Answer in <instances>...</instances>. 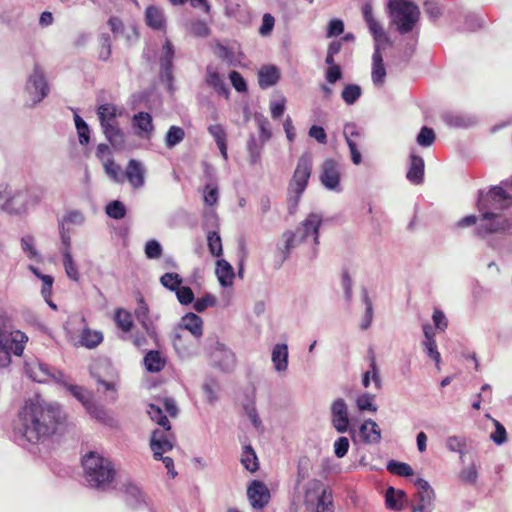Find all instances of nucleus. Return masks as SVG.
Instances as JSON below:
<instances>
[{
	"mask_svg": "<svg viewBox=\"0 0 512 512\" xmlns=\"http://www.w3.org/2000/svg\"><path fill=\"white\" fill-rule=\"evenodd\" d=\"M147 413L149 414L151 420L156 422L162 428H165V430L171 429V425L167 416L164 414L163 410L159 406L155 404H150L148 406Z\"/></svg>",
	"mask_w": 512,
	"mask_h": 512,
	"instance_id": "39",
	"label": "nucleus"
},
{
	"mask_svg": "<svg viewBox=\"0 0 512 512\" xmlns=\"http://www.w3.org/2000/svg\"><path fill=\"white\" fill-rule=\"evenodd\" d=\"M26 191H18L14 195H10L7 185L0 186V199H5L1 208L9 213H21L25 210L27 201L24 197Z\"/></svg>",
	"mask_w": 512,
	"mask_h": 512,
	"instance_id": "11",
	"label": "nucleus"
},
{
	"mask_svg": "<svg viewBox=\"0 0 512 512\" xmlns=\"http://www.w3.org/2000/svg\"><path fill=\"white\" fill-rule=\"evenodd\" d=\"M229 79L236 91L245 92L247 90L246 81L238 71H231L229 74Z\"/></svg>",
	"mask_w": 512,
	"mask_h": 512,
	"instance_id": "59",
	"label": "nucleus"
},
{
	"mask_svg": "<svg viewBox=\"0 0 512 512\" xmlns=\"http://www.w3.org/2000/svg\"><path fill=\"white\" fill-rule=\"evenodd\" d=\"M103 133L109 143L116 149L123 148L125 145V137L123 131L120 129L117 121L110 122L101 126Z\"/></svg>",
	"mask_w": 512,
	"mask_h": 512,
	"instance_id": "20",
	"label": "nucleus"
},
{
	"mask_svg": "<svg viewBox=\"0 0 512 512\" xmlns=\"http://www.w3.org/2000/svg\"><path fill=\"white\" fill-rule=\"evenodd\" d=\"M272 362L278 372L286 371L288 367V347L286 344H276L272 351Z\"/></svg>",
	"mask_w": 512,
	"mask_h": 512,
	"instance_id": "31",
	"label": "nucleus"
},
{
	"mask_svg": "<svg viewBox=\"0 0 512 512\" xmlns=\"http://www.w3.org/2000/svg\"><path fill=\"white\" fill-rule=\"evenodd\" d=\"M177 299L181 304L188 305L194 300V293L190 287H179L176 291Z\"/></svg>",
	"mask_w": 512,
	"mask_h": 512,
	"instance_id": "60",
	"label": "nucleus"
},
{
	"mask_svg": "<svg viewBox=\"0 0 512 512\" xmlns=\"http://www.w3.org/2000/svg\"><path fill=\"white\" fill-rule=\"evenodd\" d=\"M386 76V69L383 62V57L377 48L372 56V81L375 85H381Z\"/></svg>",
	"mask_w": 512,
	"mask_h": 512,
	"instance_id": "29",
	"label": "nucleus"
},
{
	"mask_svg": "<svg viewBox=\"0 0 512 512\" xmlns=\"http://www.w3.org/2000/svg\"><path fill=\"white\" fill-rule=\"evenodd\" d=\"M349 449V440L345 436L339 437L334 443V453L336 457L343 458Z\"/></svg>",
	"mask_w": 512,
	"mask_h": 512,
	"instance_id": "62",
	"label": "nucleus"
},
{
	"mask_svg": "<svg viewBox=\"0 0 512 512\" xmlns=\"http://www.w3.org/2000/svg\"><path fill=\"white\" fill-rule=\"evenodd\" d=\"M405 497L406 494L404 491L388 487L385 493V503L387 508L392 510L402 509V504H398V501L401 502Z\"/></svg>",
	"mask_w": 512,
	"mask_h": 512,
	"instance_id": "34",
	"label": "nucleus"
},
{
	"mask_svg": "<svg viewBox=\"0 0 512 512\" xmlns=\"http://www.w3.org/2000/svg\"><path fill=\"white\" fill-rule=\"evenodd\" d=\"M493 422L495 425V432L491 434V439L495 444L501 445L507 440L506 429L499 421L493 419Z\"/></svg>",
	"mask_w": 512,
	"mask_h": 512,
	"instance_id": "56",
	"label": "nucleus"
},
{
	"mask_svg": "<svg viewBox=\"0 0 512 512\" xmlns=\"http://www.w3.org/2000/svg\"><path fill=\"white\" fill-rule=\"evenodd\" d=\"M146 24L154 30L165 29V19L161 9L156 6H148L145 11Z\"/></svg>",
	"mask_w": 512,
	"mask_h": 512,
	"instance_id": "28",
	"label": "nucleus"
},
{
	"mask_svg": "<svg viewBox=\"0 0 512 512\" xmlns=\"http://www.w3.org/2000/svg\"><path fill=\"white\" fill-rule=\"evenodd\" d=\"M74 120L80 144H88L90 141V130L87 123L78 114H75Z\"/></svg>",
	"mask_w": 512,
	"mask_h": 512,
	"instance_id": "44",
	"label": "nucleus"
},
{
	"mask_svg": "<svg viewBox=\"0 0 512 512\" xmlns=\"http://www.w3.org/2000/svg\"><path fill=\"white\" fill-rule=\"evenodd\" d=\"M206 83L220 95H228V89L218 71L212 66L206 69Z\"/></svg>",
	"mask_w": 512,
	"mask_h": 512,
	"instance_id": "32",
	"label": "nucleus"
},
{
	"mask_svg": "<svg viewBox=\"0 0 512 512\" xmlns=\"http://www.w3.org/2000/svg\"><path fill=\"white\" fill-rule=\"evenodd\" d=\"M28 337L20 330H13L11 319L0 315V367L11 363V354L22 355Z\"/></svg>",
	"mask_w": 512,
	"mask_h": 512,
	"instance_id": "4",
	"label": "nucleus"
},
{
	"mask_svg": "<svg viewBox=\"0 0 512 512\" xmlns=\"http://www.w3.org/2000/svg\"><path fill=\"white\" fill-rule=\"evenodd\" d=\"M33 241L34 239L30 235L22 237L21 239L22 249L30 259L36 258L38 256V252L34 247Z\"/></svg>",
	"mask_w": 512,
	"mask_h": 512,
	"instance_id": "63",
	"label": "nucleus"
},
{
	"mask_svg": "<svg viewBox=\"0 0 512 512\" xmlns=\"http://www.w3.org/2000/svg\"><path fill=\"white\" fill-rule=\"evenodd\" d=\"M322 223V218L319 214L310 213L305 220L296 228L295 232L286 231L282 237L285 239L284 244V257L289 254L291 248L296 244L304 242L309 237L314 238V242L318 243L319 227Z\"/></svg>",
	"mask_w": 512,
	"mask_h": 512,
	"instance_id": "8",
	"label": "nucleus"
},
{
	"mask_svg": "<svg viewBox=\"0 0 512 512\" xmlns=\"http://www.w3.org/2000/svg\"><path fill=\"white\" fill-rule=\"evenodd\" d=\"M173 58H174V48L170 40L166 39L163 48L162 55L160 57V65H161V75L165 77L168 81H172L173 79Z\"/></svg>",
	"mask_w": 512,
	"mask_h": 512,
	"instance_id": "18",
	"label": "nucleus"
},
{
	"mask_svg": "<svg viewBox=\"0 0 512 512\" xmlns=\"http://www.w3.org/2000/svg\"><path fill=\"white\" fill-rule=\"evenodd\" d=\"M116 385V382L113 380L106 381L101 379L100 377H97V390L103 393L111 392V400L116 399Z\"/></svg>",
	"mask_w": 512,
	"mask_h": 512,
	"instance_id": "55",
	"label": "nucleus"
},
{
	"mask_svg": "<svg viewBox=\"0 0 512 512\" xmlns=\"http://www.w3.org/2000/svg\"><path fill=\"white\" fill-rule=\"evenodd\" d=\"M241 462L243 466L250 472H255L258 469V459L251 446H246L244 448Z\"/></svg>",
	"mask_w": 512,
	"mask_h": 512,
	"instance_id": "41",
	"label": "nucleus"
},
{
	"mask_svg": "<svg viewBox=\"0 0 512 512\" xmlns=\"http://www.w3.org/2000/svg\"><path fill=\"white\" fill-rule=\"evenodd\" d=\"M207 242L210 253L215 257H220L223 251L220 235L216 231H210L207 235Z\"/></svg>",
	"mask_w": 512,
	"mask_h": 512,
	"instance_id": "46",
	"label": "nucleus"
},
{
	"mask_svg": "<svg viewBox=\"0 0 512 512\" xmlns=\"http://www.w3.org/2000/svg\"><path fill=\"white\" fill-rule=\"evenodd\" d=\"M332 424L337 432L345 433L348 431L349 417L348 409L342 398L335 400L331 406Z\"/></svg>",
	"mask_w": 512,
	"mask_h": 512,
	"instance_id": "13",
	"label": "nucleus"
},
{
	"mask_svg": "<svg viewBox=\"0 0 512 512\" xmlns=\"http://www.w3.org/2000/svg\"><path fill=\"white\" fill-rule=\"evenodd\" d=\"M181 327L188 330L196 338L201 337L203 334V321L200 316L192 312L183 316Z\"/></svg>",
	"mask_w": 512,
	"mask_h": 512,
	"instance_id": "26",
	"label": "nucleus"
},
{
	"mask_svg": "<svg viewBox=\"0 0 512 512\" xmlns=\"http://www.w3.org/2000/svg\"><path fill=\"white\" fill-rule=\"evenodd\" d=\"M125 176L134 189L141 188L145 183V169L142 164L135 159L129 160L125 169Z\"/></svg>",
	"mask_w": 512,
	"mask_h": 512,
	"instance_id": "16",
	"label": "nucleus"
},
{
	"mask_svg": "<svg viewBox=\"0 0 512 512\" xmlns=\"http://www.w3.org/2000/svg\"><path fill=\"white\" fill-rule=\"evenodd\" d=\"M218 187L206 185L204 189V203L208 206H214L218 201Z\"/></svg>",
	"mask_w": 512,
	"mask_h": 512,
	"instance_id": "61",
	"label": "nucleus"
},
{
	"mask_svg": "<svg viewBox=\"0 0 512 512\" xmlns=\"http://www.w3.org/2000/svg\"><path fill=\"white\" fill-rule=\"evenodd\" d=\"M82 466L85 480L93 488L106 490L115 480L116 470L111 461L96 452L87 453Z\"/></svg>",
	"mask_w": 512,
	"mask_h": 512,
	"instance_id": "3",
	"label": "nucleus"
},
{
	"mask_svg": "<svg viewBox=\"0 0 512 512\" xmlns=\"http://www.w3.org/2000/svg\"><path fill=\"white\" fill-rule=\"evenodd\" d=\"M251 506L254 509H262L269 502L270 493L267 487L260 481H253L247 490Z\"/></svg>",
	"mask_w": 512,
	"mask_h": 512,
	"instance_id": "14",
	"label": "nucleus"
},
{
	"mask_svg": "<svg viewBox=\"0 0 512 512\" xmlns=\"http://www.w3.org/2000/svg\"><path fill=\"white\" fill-rule=\"evenodd\" d=\"M63 420L60 407L30 400L19 412L18 430L28 442L38 443L54 434Z\"/></svg>",
	"mask_w": 512,
	"mask_h": 512,
	"instance_id": "1",
	"label": "nucleus"
},
{
	"mask_svg": "<svg viewBox=\"0 0 512 512\" xmlns=\"http://www.w3.org/2000/svg\"><path fill=\"white\" fill-rule=\"evenodd\" d=\"M63 266L66 272V275L72 281L78 282L80 280V273L78 271L77 265L72 258L71 251H63Z\"/></svg>",
	"mask_w": 512,
	"mask_h": 512,
	"instance_id": "37",
	"label": "nucleus"
},
{
	"mask_svg": "<svg viewBox=\"0 0 512 512\" xmlns=\"http://www.w3.org/2000/svg\"><path fill=\"white\" fill-rule=\"evenodd\" d=\"M68 390L77 400L83 404L84 407L93 401L91 393L81 386L69 385Z\"/></svg>",
	"mask_w": 512,
	"mask_h": 512,
	"instance_id": "48",
	"label": "nucleus"
},
{
	"mask_svg": "<svg viewBox=\"0 0 512 512\" xmlns=\"http://www.w3.org/2000/svg\"><path fill=\"white\" fill-rule=\"evenodd\" d=\"M387 470L397 476L409 477L414 474L412 467L404 462L391 460L387 465Z\"/></svg>",
	"mask_w": 512,
	"mask_h": 512,
	"instance_id": "40",
	"label": "nucleus"
},
{
	"mask_svg": "<svg viewBox=\"0 0 512 512\" xmlns=\"http://www.w3.org/2000/svg\"><path fill=\"white\" fill-rule=\"evenodd\" d=\"M174 435L170 430L156 429L153 431L150 439V447L154 458H161L164 454L173 449Z\"/></svg>",
	"mask_w": 512,
	"mask_h": 512,
	"instance_id": "10",
	"label": "nucleus"
},
{
	"mask_svg": "<svg viewBox=\"0 0 512 512\" xmlns=\"http://www.w3.org/2000/svg\"><path fill=\"white\" fill-rule=\"evenodd\" d=\"M424 167V160L421 156L411 155L410 166L406 174L407 179L414 185L423 183Z\"/></svg>",
	"mask_w": 512,
	"mask_h": 512,
	"instance_id": "21",
	"label": "nucleus"
},
{
	"mask_svg": "<svg viewBox=\"0 0 512 512\" xmlns=\"http://www.w3.org/2000/svg\"><path fill=\"white\" fill-rule=\"evenodd\" d=\"M280 79V72L276 66H263L258 72V83L262 89L275 85Z\"/></svg>",
	"mask_w": 512,
	"mask_h": 512,
	"instance_id": "22",
	"label": "nucleus"
},
{
	"mask_svg": "<svg viewBox=\"0 0 512 512\" xmlns=\"http://www.w3.org/2000/svg\"><path fill=\"white\" fill-rule=\"evenodd\" d=\"M29 82L32 83L34 89L39 92L38 101H41L47 96L49 87L45 76L38 65H35L33 74L29 78Z\"/></svg>",
	"mask_w": 512,
	"mask_h": 512,
	"instance_id": "27",
	"label": "nucleus"
},
{
	"mask_svg": "<svg viewBox=\"0 0 512 512\" xmlns=\"http://www.w3.org/2000/svg\"><path fill=\"white\" fill-rule=\"evenodd\" d=\"M216 303V299L211 294H206L202 296L201 298H198L194 304L193 307L197 312H203L208 307L214 306Z\"/></svg>",
	"mask_w": 512,
	"mask_h": 512,
	"instance_id": "58",
	"label": "nucleus"
},
{
	"mask_svg": "<svg viewBox=\"0 0 512 512\" xmlns=\"http://www.w3.org/2000/svg\"><path fill=\"white\" fill-rule=\"evenodd\" d=\"M126 208L121 201L114 200L107 204L106 213L113 219H123L126 216Z\"/></svg>",
	"mask_w": 512,
	"mask_h": 512,
	"instance_id": "47",
	"label": "nucleus"
},
{
	"mask_svg": "<svg viewBox=\"0 0 512 512\" xmlns=\"http://www.w3.org/2000/svg\"><path fill=\"white\" fill-rule=\"evenodd\" d=\"M106 174L115 182H123L121 167L111 158L103 162Z\"/></svg>",
	"mask_w": 512,
	"mask_h": 512,
	"instance_id": "45",
	"label": "nucleus"
},
{
	"mask_svg": "<svg viewBox=\"0 0 512 512\" xmlns=\"http://www.w3.org/2000/svg\"><path fill=\"white\" fill-rule=\"evenodd\" d=\"M145 254L149 259H158L162 255V247L156 240H149L145 245Z\"/></svg>",
	"mask_w": 512,
	"mask_h": 512,
	"instance_id": "57",
	"label": "nucleus"
},
{
	"mask_svg": "<svg viewBox=\"0 0 512 512\" xmlns=\"http://www.w3.org/2000/svg\"><path fill=\"white\" fill-rule=\"evenodd\" d=\"M103 341V335L99 331L85 329L81 333L80 343L89 349L97 347Z\"/></svg>",
	"mask_w": 512,
	"mask_h": 512,
	"instance_id": "35",
	"label": "nucleus"
},
{
	"mask_svg": "<svg viewBox=\"0 0 512 512\" xmlns=\"http://www.w3.org/2000/svg\"><path fill=\"white\" fill-rule=\"evenodd\" d=\"M135 134L142 139H149L154 130L152 116L148 112H139L132 117Z\"/></svg>",
	"mask_w": 512,
	"mask_h": 512,
	"instance_id": "15",
	"label": "nucleus"
},
{
	"mask_svg": "<svg viewBox=\"0 0 512 512\" xmlns=\"http://www.w3.org/2000/svg\"><path fill=\"white\" fill-rule=\"evenodd\" d=\"M465 445V440L457 436H451L446 441V447L452 452L463 453Z\"/></svg>",
	"mask_w": 512,
	"mask_h": 512,
	"instance_id": "64",
	"label": "nucleus"
},
{
	"mask_svg": "<svg viewBox=\"0 0 512 512\" xmlns=\"http://www.w3.org/2000/svg\"><path fill=\"white\" fill-rule=\"evenodd\" d=\"M512 205V197L499 186L493 187L485 197L478 201V208L482 212L483 220L490 221L487 224H481L477 228V234L484 237L490 233L505 231L510 228L509 220L502 217L492 210H504Z\"/></svg>",
	"mask_w": 512,
	"mask_h": 512,
	"instance_id": "2",
	"label": "nucleus"
},
{
	"mask_svg": "<svg viewBox=\"0 0 512 512\" xmlns=\"http://www.w3.org/2000/svg\"><path fill=\"white\" fill-rule=\"evenodd\" d=\"M312 173V157L303 154L299 157L293 176L288 185V210L294 214L297 210L301 196L307 188Z\"/></svg>",
	"mask_w": 512,
	"mask_h": 512,
	"instance_id": "5",
	"label": "nucleus"
},
{
	"mask_svg": "<svg viewBox=\"0 0 512 512\" xmlns=\"http://www.w3.org/2000/svg\"><path fill=\"white\" fill-rule=\"evenodd\" d=\"M417 493L412 504V512H431L434 498V491L429 483L419 478L416 481Z\"/></svg>",
	"mask_w": 512,
	"mask_h": 512,
	"instance_id": "9",
	"label": "nucleus"
},
{
	"mask_svg": "<svg viewBox=\"0 0 512 512\" xmlns=\"http://www.w3.org/2000/svg\"><path fill=\"white\" fill-rule=\"evenodd\" d=\"M166 365V359L157 350H150L144 357V366L151 373L160 372Z\"/></svg>",
	"mask_w": 512,
	"mask_h": 512,
	"instance_id": "30",
	"label": "nucleus"
},
{
	"mask_svg": "<svg viewBox=\"0 0 512 512\" xmlns=\"http://www.w3.org/2000/svg\"><path fill=\"white\" fill-rule=\"evenodd\" d=\"M320 181L327 189L334 190L340 184V171L338 163L332 159L324 160L321 167Z\"/></svg>",
	"mask_w": 512,
	"mask_h": 512,
	"instance_id": "12",
	"label": "nucleus"
},
{
	"mask_svg": "<svg viewBox=\"0 0 512 512\" xmlns=\"http://www.w3.org/2000/svg\"><path fill=\"white\" fill-rule=\"evenodd\" d=\"M460 479L464 483L474 484L478 479V471L475 464H471L464 468L459 475Z\"/></svg>",
	"mask_w": 512,
	"mask_h": 512,
	"instance_id": "54",
	"label": "nucleus"
},
{
	"mask_svg": "<svg viewBox=\"0 0 512 512\" xmlns=\"http://www.w3.org/2000/svg\"><path fill=\"white\" fill-rule=\"evenodd\" d=\"M303 503L307 512H334L332 492L317 479L308 482Z\"/></svg>",
	"mask_w": 512,
	"mask_h": 512,
	"instance_id": "7",
	"label": "nucleus"
},
{
	"mask_svg": "<svg viewBox=\"0 0 512 512\" xmlns=\"http://www.w3.org/2000/svg\"><path fill=\"white\" fill-rule=\"evenodd\" d=\"M374 395L371 394H363L357 398V407L361 411H372L375 412L377 410V407L373 404L374 402Z\"/></svg>",
	"mask_w": 512,
	"mask_h": 512,
	"instance_id": "53",
	"label": "nucleus"
},
{
	"mask_svg": "<svg viewBox=\"0 0 512 512\" xmlns=\"http://www.w3.org/2000/svg\"><path fill=\"white\" fill-rule=\"evenodd\" d=\"M85 408L87 412L98 421L106 423L109 420V416L105 409L102 406L96 405L93 401Z\"/></svg>",
	"mask_w": 512,
	"mask_h": 512,
	"instance_id": "52",
	"label": "nucleus"
},
{
	"mask_svg": "<svg viewBox=\"0 0 512 512\" xmlns=\"http://www.w3.org/2000/svg\"><path fill=\"white\" fill-rule=\"evenodd\" d=\"M358 437L364 444H377L381 440L378 424L372 419L365 420L359 427Z\"/></svg>",
	"mask_w": 512,
	"mask_h": 512,
	"instance_id": "17",
	"label": "nucleus"
},
{
	"mask_svg": "<svg viewBox=\"0 0 512 512\" xmlns=\"http://www.w3.org/2000/svg\"><path fill=\"white\" fill-rule=\"evenodd\" d=\"M161 284L171 290L176 291L182 284V279L177 273H165L160 278Z\"/></svg>",
	"mask_w": 512,
	"mask_h": 512,
	"instance_id": "50",
	"label": "nucleus"
},
{
	"mask_svg": "<svg viewBox=\"0 0 512 512\" xmlns=\"http://www.w3.org/2000/svg\"><path fill=\"white\" fill-rule=\"evenodd\" d=\"M216 275L223 287H229L233 284L234 270L233 267L224 259H220L216 263Z\"/></svg>",
	"mask_w": 512,
	"mask_h": 512,
	"instance_id": "24",
	"label": "nucleus"
},
{
	"mask_svg": "<svg viewBox=\"0 0 512 512\" xmlns=\"http://www.w3.org/2000/svg\"><path fill=\"white\" fill-rule=\"evenodd\" d=\"M29 269L37 278H39L42 281L41 294L45 301L49 304L50 307L56 309V305L52 301H50L54 278L50 275L42 274L37 267H34L32 265L29 266Z\"/></svg>",
	"mask_w": 512,
	"mask_h": 512,
	"instance_id": "23",
	"label": "nucleus"
},
{
	"mask_svg": "<svg viewBox=\"0 0 512 512\" xmlns=\"http://www.w3.org/2000/svg\"><path fill=\"white\" fill-rule=\"evenodd\" d=\"M435 138L436 136L433 129L424 126L421 128L420 133L417 136V143L420 146L428 147L434 143Z\"/></svg>",
	"mask_w": 512,
	"mask_h": 512,
	"instance_id": "51",
	"label": "nucleus"
},
{
	"mask_svg": "<svg viewBox=\"0 0 512 512\" xmlns=\"http://www.w3.org/2000/svg\"><path fill=\"white\" fill-rule=\"evenodd\" d=\"M25 372L30 379L38 383H45L53 378L48 367L40 362L27 363L25 366Z\"/></svg>",
	"mask_w": 512,
	"mask_h": 512,
	"instance_id": "19",
	"label": "nucleus"
},
{
	"mask_svg": "<svg viewBox=\"0 0 512 512\" xmlns=\"http://www.w3.org/2000/svg\"><path fill=\"white\" fill-rule=\"evenodd\" d=\"M185 138V131L182 127L171 126L165 135V145L167 148H173L181 143Z\"/></svg>",
	"mask_w": 512,
	"mask_h": 512,
	"instance_id": "38",
	"label": "nucleus"
},
{
	"mask_svg": "<svg viewBox=\"0 0 512 512\" xmlns=\"http://www.w3.org/2000/svg\"><path fill=\"white\" fill-rule=\"evenodd\" d=\"M388 8L400 34L411 32L419 21L420 10L411 0H389Z\"/></svg>",
	"mask_w": 512,
	"mask_h": 512,
	"instance_id": "6",
	"label": "nucleus"
},
{
	"mask_svg": "<svg viewBox=\"0 0 512 512\" xmlns=\"http://www.w3.org/2000/svg\"><path fill=\"white\" fill-rule=\"evenodd\" d=\"M368 356H369V360H370V370L364 373L363 378H362V384L364 387L369 386L370 374L372 373V379L374 381V384L377 389H380L381 388V378L379 375V370L377 368L375 354L372 349H369Z\"/></svg>",
	"mask_w": 512,
	"mask_h": 512,
	"instance_id": "33",
	"label": "nucleus"
},
{
	"mask_svg": "<svg viewBox=\"0 0 512 512\" xmlns=\"http://www.w3.org/2000/svg\"><path fill=\"white\" fill-rule=\"evenodd\" d=\"M98 41L100 45L98 57L100 60L106 61L111 56V39L109 34H101L98 38Z\"/></svg>",
	"mask_w": 512,
	"mask_h": 512,
	"instance_id": "49",
	"label": "nucleus"
},
{
	"mask_svg": "<svg viewBox=\"0 0 512 512\" xmlns=\"http://www.w3.org/2000/svg\"><path fill=\"white\" fill-rule=\"evenodd\" d=\"M115 322L117 326L124 332L130 331L133 326L132 315L124 309L116 310Z\"/></svg>",
	"mask_w": 512,
	"mask_h": 512,
	"instance_id": "42",
	"label": "nucleus"
},
{
	"mask_svg": "<svg viewBox=\"0 0 512 512\" xmlns=\"http://www.w3.org/2000/svg\"><path fill=\"white\" fill-rule=\"evenodd\" d=\"M341 96L346 104L352 105L361 96V88L356 84H348L343 88Z\"/></svg>",
	"mask_w": 512,
	"mask_h": 512,
	"instance_id": "43",
	"label": "nucleus"
},
{
	"mask_svg": "<svg viewBox=\"0 0 512 512\" xmlns=\"http://www.w3.org/2000/svg\"><path fill=\"white\" fill-rule=\"evenodd\" d=\"M208 132L214 138L224 160L228 159L227 133L221 124H213L208 127Z\"/></svg>",
	"mask_w": 512,
	"mask_h": 512,
	"instance_id": "25",
	"label": "nucleus"
},
{
	"mask_svg": "<svg viewBox=\"0 0 512 512\" xmlns=\"http://www.w3.org/2000/svg\"><path fill=\"white\" fill-rule=\"evenodd\" d=\"M97 115L101 126H105L107 123L116 121L117 108L113 104H102L97 109Z\"/></svg>",
	"mask_w": 512,
	"mask_h": 512,
	"instance_id": "36",
	"label": "nucleus"
}]
</instances>
